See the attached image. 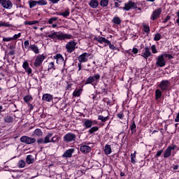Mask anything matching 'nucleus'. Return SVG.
Segmentation results:
<instances>
[{
  "mask_svg": "<svg viewBox=\"0 0 179 179\" xmlns=\"http://www.w3.org/2000/svg\"><path fill=\"white\" fill-rule=\"evenodd\" d=\"M29 4L30 9H32L33 8H34L36 6L38 5V3H37V1L33 0V1H30L29 2Z\"/></svg>",
  "mask_w": 179,
  "mask_h": 179,
  "instance_id": "46",
  "label": "nucleus"
},
{
  "mask_svg": "<svg viewBox=\"0 0 179 179\" xmlns=\"http://www.w3.org/2000/svg\"><path fill=\"white\" fill-rule=\"evenodd\" d=\"M108 2H109L108 0H101L99 4L103 8H105L108 6Z\"/></svg>",
  "mask_w": 179,
  "mask_h": 179,
  "instance_id": "41",
  "label": "nucleus"
},
{
  "mask_svg": "<svg viewBox=\"0 0 179 179\" xmlns=\"http://www.w3.org/2000/svg\"><path fill=\"white\" fill-rule=\"evenodd\" d=\"M94 41H97L98 43H101V44H103V43H110V41H108L107 38H103L102 36H99V37H96L95 36L94 38Z\"/></svg>",
  "mask_w": 179,
  "mask_h": 179,
  "instance_id": "21",
  "label": "nucleus"
},
{
  "mask_svg": "<svg viewBox=\"0 0 179 179\" xmlns=\"http://www.w3.org/2000/svg\"><path fill=\"white\" fill-rule=\"evenodd\" d=\"M160 56L164 57V59H173V57L172 55H169V54H164V55H161Z\"/></svg>",
  "mask_w": 179,
  "mask_h": 179,
  "instance_id": "49",
  "label": "nucleus"
},
{
  "mask_svg": "<svg viewBox=\"0 0 179 179\" xmlns=\"http://www.w3.org/2000/svg\"><path fill=\"white\" fill-rule=\"evenodd\" d=\"M20 140L21 143L27 145L34 144L36 142L35 138L29 137L27 136H21Z\"/></svg>",
  "mask_w": 179,
  "mask_h": 179,
  "instance_id": "4",
  "label": "nucleus"
},
{
  "mask_svg": "<svg viewBox=\"0 0 179 179\" xmlns=\"http://www.w3.org/2000/svg\"><path fill=\"white\" fill-rule=\"evenodd\" d=\"M100 79V74L99 73H96L94 74V76H90L85 80V85H93V83L96 81V83L99 82Z\"/></svg>",
  "mask_w": 179,
  "mask_h": 179,
  "instance_id": "6",
  "label": "nucleus"
},
{
  "mask_svg": "<svg viewBox=\"0 0 179 179\" xmlns=\"http://www.w3.org/2000/svg\"><path fill=\"white\" fill-rule=\"evenodd\" d=\"M99 129V127L97 126H94L93 127H91L90 129L88 130V134L92 135L95 134V132L98 131Z\"/></svg>",
  "mask_w": 179,
  "mask_h": 179,
  "instance_id": "29",
  "label": "nucleus"
},
{
  "mask_svg": "<svg viewBox=\"0 0 179 179\" xmlns=\"http://www.w3.org/2000/svg\"><path fill=\"white\" fill-rule=\"evenodd\" d=\"M16 50H10V52L7 54L8 56H14L15 55Z\"/></svg>",
  "mask_w": 179,
  "mask_h": 179,
  "instance_id": "54",
  "label": "nucleus"
},
{
  "mask_svg": "<svg viewBox=\"0 0 179 179\" xmlns=\"http://www.w3.org/2000/svg\"><path fill=\"white\" fill-rule=\"evenodd\" d=\"M0 5L5 9L13 8V3H11L10 0H0Z\"/></svg>",
  "mask_w": 179,
  "mask_h": 179,
  "instance_id": "11",
  "label": "nucleus"
},
{
  "mask_svg": "<svg viewBox=\"0 0 179 179\" xmlns=\"http://www.w3.org/2000/svg\"><path fill=\"white\" fill-rule=\"evenodd\" d=\"M174 122H179V113H177L176 120H174Z\"/></svg>",
  "mask_w": 179,
  "mask_h": 179,
  "instance_id": "64",
  "label": "nucleus"
},
{
  "mask_svg": "<svg viewBox=\"0 0 179 179\" xmlns=\"http://www.w3.org/2000/svg\"><path fill=\"white\" fill-rule=\"evenodd\" d=\"M98 120H101L102 122H106L109 120V116L104 117L103 115H98Z\"/></svg>",
  "mask_w": 179,
  "mask_h": 179,
  "instance_id": "34",
  "label": "nucleus"
},
{
  "mask_svg": "<svg viewBox=\"0 0 179 179\" xmlns=\"http://www.w3.org/2000/svg\"><path fill=\"white\" fill-rule=\"evenodd\" d=\"M58 17H52L50 19L48 20V22L49 24H52L54 22L58 21Z\"/></svg>",
  "mask_w": 179,
  "mask_h": 179,
  "instance_id": "47",
  "label": "nucleus"
},
{
  "mask_svg": "<svg viewBox=\"0 0 179 179\" xmlns=\"http://www.w3.org/2000/svg\"><path fill=\"white\" fill-rule=\"evenodd\" d=\"M26 166V162L21 159L20 161H18V163H17V167L20 168V169H22V168H24Z\"/></svg>",
  "mask_w": 179,
  "mask_h": 179,
  "instance_id": "37",
  "label": "nucleus"
},
{
  "mask_svg": "<svg viewBox=\"0 0 179 179\" xmlns=\"http://www.w3.org/2000/svg\"><path fill=\"white\" fill-rule=\"evenodd\" d=\"M162 97V92L160 90L157 89L155 90V100L157 101L158 99H161Z\"/></svg>",
  "mask_w": 179,
  "mask_h": 179,
  "instance_id": "35",
  "label": "nucleus"
},
{
  "mask_svg": "<svg viewBox=\"0 0 179 179\" xmlns=\"http://www.w3.org/2000/svg\"><path fill=\"white\" fill-rule=\"evenodd\" d=\"M29 41H25V42H24V47H25V49H29Z\"/></svg>",
  "mask_w": 179,
  "mask_h": 179,
  "instance_id": "58",
  "label": "nucleus"
},
{
  "mask_svg": "<svg viewBox=\"0 0 179 179\" xmlns=\"http://www.w3.org/2000/svg\"><path fill=\"white\" fill-rule=\"evenodd\" d=\"M94 126L92 124V120L90 119H84V122H83V127H85V129H88Z\"/></svg>",
  "mask_w": 179,
  "mask_h": 179,
  "instance_id": "18",
  "label": "nucleus"
},
{
  "mask_svg": "<svg viewBox=\"0 0 179 179\" xmlns=\"http://www.w3.org/2000/svg\"><path fill=\"white\" fill-rule=\"evenodd\" d=\"M166 150H169L171 151L176 150V151H178L179 147L176 145H171L170 146H168Z\"/></svg>",
  "mask_w": 179,
  "mask_h": 179,
  "instance_id": "40",
  "label": "nucleus"
},
{
  "mask_svg": "<svg viewBox=\"0 0 179 179\" xmlns=\"http://www.w3.org/2000/svg\"><path fill=\"white\" fill-rule=\"evenodd\" d=\"M15 48H16V43L10 44V46L8 47V49H10V50H15Z\"/></svg>",
  "mask_w": 179,
  "mask_h": 179,
  "instance_id": "56",
  "label": "nucleus"
},
{
  "mask_svg": "<svg viewBox=\"0 0 179 179\" xmlns=\"http://www.w3.org/2000/svg\"><path fill=\"white\" fill-rule=\"evenodd\" d=\"M52 138V141H54L56 143V142H58L59 141V137L58 136H55L54 137H51Z\"/></svg>",
  "mask_w": 179,
  "mask_h": 179,
  "instance_id": "60",
  "label": "nucleus"
},
{
  "mask_svg": "<svg viewBox=\"0 0 179 179\" xmlns=\"http://www.w3.org/2000/svg\"><path fill=\"white\" fill-rule=\"evenodd\" d=\"M176 15L178 19L176 20V23L178 24V26H179V10H178L177 13H176Z\"/></svg>",
  "mask_w": 179,
  "mask_h": 179,
  "instance_id": "61",
  "label": "nucleus"
},
{
  "mask_svg": "<svg viewBox=\"0 0 179 179\" xmlns=\"http://www.w3.org/2000/svg\"><path fill=\"white\" fill-rule=\"evenodd\" d=\"M162 12V8H157V9L154 10V11H152L151 17H150V19L152 21H156L157 19L160 17Z\"/></svg>",
  "mask_w": 179,
  "mask_h": 179,
  "instance_id": "9",
  "label": "nucleus"
},
{
  "mask_svg": "<svg viewBox=\"0 0 179 179\" xmlns=\"http://www.w3.org/2000/svg\"><path fill=\"white\" fill-rule=\"evenodd\" d=\"M179 168V165L178 164H173V170L176 171V170H178Z\"/></svg>",
  "mask_w": 179,
  "mask_h": 179,
  "instance_id": "63",
  "label": "nucleus"
},
{
  "mask_svg": "<svg viewBox=\"0 0 179 179\" xmlns=\"http://www.w3.org/2000/svg\"><path fill=\"white\" fill-rule=\"evenodd\" d=\"M112 22L116 25H120L121 24V19L120 17H113Z\"/></svg>",
  "mask_w": 179,
  "mask_h": 179,
  "instance_id": "33",
  "label": "nucleus"
},
{
  "mask_svg": "<svg viewBox=\"0 0 179 179\" xmlns=\"http://www.w3.org/2000/svg\"><path fill=\"white\" fill-rule=\"evenodd\" d=\"M76 149L75 148H71L69 150H66V151H64L62 157L63 158H71L72 157V155H73L75 153Z\"/></svg>",
  "mask_w": 179,
  "mask_h": 179,
  "instance_id": "16",
  "label": "nucleus"
},
{
  "mask_svg": "<svg viewBox=\"0 0 179 179\" xmlns=\"http://www.w3.org/2000/svg\"><path fill=\"white\" fill-rule=\"evenodd\" d=\"M47 58V55H39L36 57L35 62H34V66L36 68L39 67L43 64V61Z\"/></svg>",
  "mask_w": 179,
  "mask_h": 179,
  "instance_id": "5",
  "label": "nucleus"
},
{
  "mask_svg": "<svg viewBox=\"0 0 179 179\" xmlns=\"http://www.w3.org/2000/svg\"><path fill=\"white\" fill-rule=\"evenodd\" d=\"M77 45V43L75 41H70L69 43H66V50L67 53H72L76 50V46Z\"/></svg>",
  "mask_w": 179,
  "mask_h": 179,
  "instance_id": "8",
  "label": "nucleus"
},
{
  "mask_svg": "<svg viewBox=\"0 0 179 179\" xmlns=\"http://www.w3.org/2000/svg\"><path fill=\"white\" fill-rule=\"evenodd\" d=\"M172 150H169V149L165 150L164 152V158H169L171 156Z\"/></svg>",
  "mask_w": 179,
  "mask_h": 179,
  "instance_id": "38",
  "label": "nucleus"
},
{
  "mask_svg": "<svg viewBox=\"0 0 179 179\" xmlns=\"http://www.w3.org/2000/svg\"><path fill=\"white\" fill-rule=\"evenodd\" d=\"M103 151L105 152V154L106 155H110L112 153V149H111L110 145L106 144L105 145V149L103 150Z\"/></svg>",
  "mask_w": 179,
  "mask_h": 179,
  "instance_id": "26",
  "label": "nucleus"
},
{
  "mask_svg": "<svg viewBox=\"0 0 179 179\" xmlns=\"http://www.w3.org/2000/svg\"><path fill=\"white\" fill-rule=\"evenodd\" d=\"M162 38V35L159 33L155 34L154 37L155 41H159Z\"/></svg>",
  "mask_w": 179,
  "mask_h": 179,
  "instance_id": "50",
  "label": "nucleus"
},
{
  "mask_svg": "<svg viewBox=\"0 0 179 179\" xmlns=\"http://www.w3.org/2000/svg\"><path fill=\"white\" fill-rule=\"evenodd\" d=\"M53 59L57 60V63H58L59 61L61 62H64V57H63L62 55L61 54H57L56 55H54Z\"/></svg>",
  "mask_w": 179,
  "mask_h": 179,
  "instance_id": "25",
  "label": "nucleus"
},
{
  "mask_svg": "<svg viewBox=\"0 0 179 179\" xmlns=\"http://www.w3.org/2000/svg\"><path fill=\"white\" fill-rule=\"evenodd\" d=\"M32 100L33 97L31 96V95H27L26 96L24 97V101H25L27 104L29 105V102L32 101Z\"/></svg>",
  "mask_w": 179,
  "mask_h": 179,
  "instance_id": "32",
  "label": "nucleus"
},
{
  "mask_svg": "<svg viewBox=\"0 0 179 179\" xmlns=\"http://www.w3.org/2000/svg\"><path fill=\"white\" fill-rule=\"evenodd\" d=\"M82 93V90H76L74 92H73V96L78 97L80 96Z\"/></svg>",
  "mask_w": 179,
  "mask_h": 179,
  "instance_id": "45",
  "label": "nucleus"
},
{
  "mask_svg": "<svg viewBox=\"0 0 179 179\" xmlns=\"http://www.w3.org/2000/svg\"><path fill=\"white\" fill-rule=\"evenodd\" d=\"M43 131L41 129H36L35 130H34V132L32 133V136H38V137H41L43 136Z\"/></svg>",
  "mask_w": 179,
  "mask_h": 179,
  "instance_id": "24",
  "label": "nucleus"
},
{
  "mask_svg": "<svg viewBox=\"0 0 179 179\" xmlns=\"http://www.w3.org/2000/svg\"><path fill=\"white\" fill-rule=\"evenodd\" d=\"M108 84L103 83V85H99V90L100 92H97L98 94H102L103 96H107L108 94Z\"/></svg>",
  "mask_w": 179,
  "mask_h": 179,
  "instance_id": "13",
  "label": "nucleus"
},
{
  "mask_svg": "<svg viewBox=\"0 0 179 179\" xmlns=\"http://www.w3.org/2000/svg\"><path fill=\"white\" fill-rule=\"evenodd\" d=\"M159 87H160L162 92H166L167 90H169V81L167 80H162L159 84Z\"/></svg>",
  "mask_w": 179,
  "mask_h": 179,
  "instance_id": "14",
  "label": "nucleus"
},
{
  "mask_svg": "<svg viewBox=\"0 0 179 179\" xmlns=\"http://www.w3.org/2000/svg\"><path fill=\"white\" fill-rule=\"evenodd\" d=\"M116 117L120 120H123L124 117L123 111H120V113H117V115H116Z\"/></svg>",
  "mask_w": 179,
  "mask_h": 179,
  "instance_id": "48",
  "label": "nucleus"
},
{
  "mask_svg": "<svg viewBox=\"0 0 179 179\" xmlns=\"http://www.w3.org/2000/svg\"><path fill=\"white\" fill-rule=\"evenodd\" d=\"M77 140V136L75 135L74 133H66V134L63 136V142L66 144L69 143H74Z\"/></svg>",
  "mask_w": 179,
  "mask_h": 179,
  "instance_id": "2",
  "label": "nucleus"
},
{
  "mask_svg": "<svg viewBox=\"0 0 179 179\" xmlns=\"http://www.w3.org/2000/svg\"><path fill=\"white\" fill-rule=\"evenodd\" d=\"M136 9V3L132 2V1H129L128 3H124V7H119V9L124 10V11H129L130 9Z\"/></svg>",
  "mask_w": 179,
  "mask_h": 179,
  "instance_id": "7",
  "label": "nucleus"
},
{
  "mask_svg": "<svg viewBox=\"0 0 179 179\" xmlns=\"http://www.w3.org/2000/svg\"><path fill=\"white\" fill-rule=\"evenodd\" d=\"M136 151H134L133 154H131V163L133 164H135L136 162L135 161V159L136 158Z\"/></svg>",
  "mask_w": 179,
  "mask_h": 179,
  "instance_id": "44",
  "label": "nucleus"
},
{
  "mask_svg": "<svg viewBox=\"0 0 179 179\" xmlns=\"http://www.w3.org/2000/svg\"><path fill=\"white\" fill-rule=\"evenodd\" d=\"M133 52L134 54H138V49L136 48H134L133 50H131Z\"/></svg>",
  "mask_w": 179,
  "mask_h": 179,
  "instance_id": "62",
  "label": "nucleus"
},
{
  "mask_svg": "<svg viewBox=\"0 0 179 179\" xmlns=\"http://www.w3.org/2000/svg\"><path fill=\"white\" fill-rule=\"evenodd\" d=\"M0 27H6V28H13V25L9 24V22H0Z\"/></svg>",
  "mask_w": 179,
  "mask_h": 179,
  "instance_id": "30",
  "label": "nucleus"
},
{
  "mask_svg": "<svg viewBox=\"0 0 179 179\" xmlns=\"http://www.w3.org/2000/svg\"><path fill=\"white\" fill-rule=\"evenodd\" d=\"M45 37L50 38L53 40L55 43H57V41H64L66 40H71L72 38V35L69 34H64L62 31H54L51 34H49Z\"/></svg>",
  "mask_w": 179,
  "mask_h": 179,
  "instance_id": "1",
  "label": "nucleus"
},
{
  "mask_svg": "<svg viewBox=\"0 0 179 179\" xmlns=\"http://www.w3.org/2000/svg\"><path fill=\"white\" fill-rule=\"evenodd\" d=\"M42 101L48 103H50L51 101H53V95L45 93L42 96Z\"/></svg>",
  "mask_w": 179,
  "mask_h": 179,
  "instance_id": "19",
  "label": "nucleus"
},
{
  "mask_svg": "<svg viewBox=\"0 0 179 179\" xmlns=\"http://www.w3.org/2000/svg\"><path fill=\"white\" fill-rule=\"evenodd\" d=\"M80 151L83 154H87L92 151V148L87 145H82L80 146Z\"/></svg>",
  "mask_w": 179,
  "mask_h": 179,
  "instance_id": "20",
  "label": "nucleus"
},
{
  "mask_svg": "<svg viewBox=\"0 0 179 179\" xmlns=\"http://www.w3.org/2000/svg\"><path fill=\"white\" fill-rule=\"evenodd\" d=\"M141 56L143 57V59H148L149 57H152V52H150V48L148 46H145V48L143 50V53Z\"/></svg>",
  "mask_w": 179,
  "mask_h": 179,
  "instance_id": "12",
  "label": "nucleus"
},
{
  "mask_svg": "<svg viewBox=\"0 0 179 179\" xmlns=\"http://www.w3.org/2000/svg\"><path fill=\"white\" fill-rule=\"evenodd\" d=\"M3 120L5 123L10 124L13 122V117L10 115H6Z\"/></svg>",
  "mask_w": 179,
  "mask_h": 179,
  "instance_id": "27",
  "label": "nucleus"
},
{
  "mask_svg": "<svg viewBox=\"0 0 179 179\" xmlns=\"http://www.w3.org/2000/svg\"><path fill=\"white\" fill-rule=\"evenodd\" d=\"M143 32L146 33V34H149L150 33V28L149 27L148 25H146L145 24H143Z\"/></svg>",
  "mask_w": 179,
  "mask_h": 179,
  "instance_id": "42",
  "label": "nucleus"
},
{
  "mask_svg": "<svg viewBox=\"0 0 179 179\" xmlns=\"http://www.w3.org/2000/svg\"><path fill=\"white\" fill-rule=\"evenodd\" d=\"M20 36H22V34L18 33L17 34H15L13 36H12V39L15 41L18 39Z\"/></svg>",
  "mask_w": 179,
  "mask_h": 179,
  "instance_id": "53",
  "label": "nucleus"
},
{
  "mask_svg": "<svg viewBox=\"0 0 179 179\" xmlns=\"http://www.w3.org/2000/svg\"><path fill=\"white\" fill-rule=\"evenodd\" d=\"M90 54L88 52H84L82 55H79L78 57V62L80 63H85L88 61Z\"/></svg>",
  "mask_w": 179,
  "mask_h": 179,
  "instance_id": "15",
  "label": "nucleus"
},
{
  "mask_svg": "<svg viewBox=\"0 0 179 179\" xmlns=\"http://www.w3.org/2000/svg\"><path fill=\"white\" fill-rule=\"evenodd\" d=\"M130 130L131 134L136 133V125L135 120H131V124L130 125Z\"/></svg>",
  "mask_w": 179,
  "mask_h": 179,
  "instance_id": "31",
  "label": "nucleus"
},
{
  "mask_svg": "<svg viewBox=\"0 0 179 179\" xmlns=\"http://www.w3.org/2000/svg\"><path fill=\"white\" fill-rule=\"evenodd\" d=\"M52 136H53L52 133H48V135L45 136V138H39L38 140H36V143H38V145H40L41 144L50 143V139L52 138Z\"/></svg>",
  "mask_w": 179,
  "mask_h": 179,
  "instance_id": "3",
  "label": "nucleus"
},
{
  "mask_svg": "<svg viewBox=\"0 0 179 179\" xmlns=\"http://www.w3.org/2000/svg\"><path fill=\"white\" fill-rule=\"evenodd\" d=\"M70 13L69 10H64L63 13H57V15L59 16H63L64 17H66L69 15Z\"/></svg>",
  "mask_w": 179,
  "mask_h": 179,
  "instance_id": "36",
  "label": "nucleus"
},
{
  "mask_svg": "<svg viewBox=\"0 0 179 179\" xmlns=\"http://www.w3.org/2000/svg\"><path fill=\"white\" fill-rule=\"evenodd\" d=\"M54 70L55 71L56 69V67H55V65L54 64V62H51L48 64V71H50L51 70Z\"/></svg>",
  "mask_w": 179,
  "mask_h": 179,
  "instance_id": "43",
  "label": "nucleus"
},
{
  "mask_svg": "<svg viewBox=\"0 0 179 179\" xmlns=\"http://www.w3.org/2000/svg\"><path fill=\"white\" fill-rule=\"evenodd\" d=\"M22 68L25 69V72L27 75L31 76L32 74V69L29 67V63L27 61L23 62Z\"/></svg>",
  "mask_w": 179,
  "mask_h": 179,
  "instance_id": "17",
  "label": "nucleus"
},
{
  "mask_svg": "<svg viewBox=\"0 0 179 179\" xmlns=\"http://www.w3.org/2000/svg\"><path fill=\"white\" fill-rule=\"evenodd\" d=\"M99 5V2L98 0H91L90 3H88V6H90L92 9H96Z\"/></svg>",
  "mask_w": 179,
  "mask_h": 179,
  "instance_id": "22",
  "label": "nucleus"
},
{
  "mask_svg": "<svg viewBox=\"0 0 179 179\" xmlns=\"http://www.w3.org/2000/svg\"><path fill=\"white\" fill-rule=\"evenodd\" d=\"M162 153H163V150H160L157 151L155 156V158L159 157Z\"/></svg>",
  "mask_w": 179,
  "mask_h": 179,
  "instance_id": "57",
  "label": "nucleus"
},
{
  "mask_svg": "<svg viewBox=\"0 0 179 179\" xmlns=\"http://www.w3.org/2000/svg\"><path fill=\"white\" fill-rule=\"evenodd\" d=\"M36 3L39 6H44L48 4V1L46 0H38L36 1Z\"/></svg>",
  "mask_w": 179,
  "mask_h": 179,
  "instance_id": "39",
  "label": "nucleus"
},
{
  "mask_svg": "<svg viewBox=\"0 0 179 179\" xmlns=\"http://www.w3.org/2000/svg\"><path fill=\"white\" fill-rule=\"evenodd\" d=\"M27 50H31L32 52H34V53L35 54H38L40 53V51L38 50V48L37 46V45H30L29 48Z\"/></svg>",
  "mask_w": 179,
  "mask_h": 179,
  "instance_id": "23",
  "label": "nucleus"
},
{
  "mask_svg": "<svg viewBox=\"0 0 179 179\" xmlns=\"http://www.w3.org/2000/svg\"><path fill=\"white\" fill-rule=\"evenodd\" d=\"M151 50L152 54H157L158 52L156 45H152Z\"/></svg>",
  "mask_w": 179,
  "mask_h": 179,
  "instance_id": "51",
  "label": "nucleus"
},
{
  "mask_svg": "<svg viewBox=\"0 0 179 179\" xmlns=\"http://www.w3.org/2000/svg\"><path fill=\"white\" fill-rule=\"evenodd\" d=\"M170 20H171V16H170L169 15H168L166 16V18L164 19V21H162V23L166 24L167 22H169Z\"/></svg>",
  "mask_w": 179,
  "mask_h": 179,
  "instance_id": "59",
  "label": "nucleus"
},
{
  "mask_svg": "<svg viewBox=\"0 0 179 179\" xmlns=\"http://www.w3.org/2000/svg\"><path fill=\"white\" fill-rule=\"evenodd\" d=\"M13 40H14V39H13L12 37H8V38H3L2 41L4 42V43H6V42H10Z\"/></svg>",
  "mask_w": 179,
  "mask_h": 179,
  "instance_id": "55",
  "label": "nucleus"
},
{
  "mask_svg": "<svg viewBox=\"0 0 179 179\" xmlns=\"http://www.w3.org/2000/svg\"><path fill=\"white\" fill-rule=\"evenodd\" d=\"M107 45H105V47H107L108 45L109 46L110 50H115V47L114 46V45H112L110 41L108 42V43H106Z\"/></svg>",
  "mask_w": 179,
  "mask_h": 179,
  "instance_id": "52",
  "label": "nucleus"
},
{
  "mask_svg": "<svg viewBox=\"0 0 179 179\" xmlns=\"http://www.w3.org/2000/svg\"><path fill=\"white\" fill-rule=\"evenodd\" d=\"M166 59H164V56L163 55H160L158 56L156 58V66H157L158 67H164L166 66Z\"/></svg>",
  "mask_w": 179,
  "mask_h": 179,
  "instance_id": "10",
  "label": "nucleus"
},
{
  "mask_svg": "<svg viewBox=\"0 0 179 179\" xmlns=\"http://www.w3.org/2000/svg\"><path fill=\"white\" fill-rule=\"evenodd\" d=\"M26 162L27 164H32L33 163H34V158H33V156L31 155H29L27 156Z\"/></svg>",
  "mask_w": 179,
  "mask_h": 179,
  "instance_id": "28",
  "label": "nucleus"
}]
</instances>
